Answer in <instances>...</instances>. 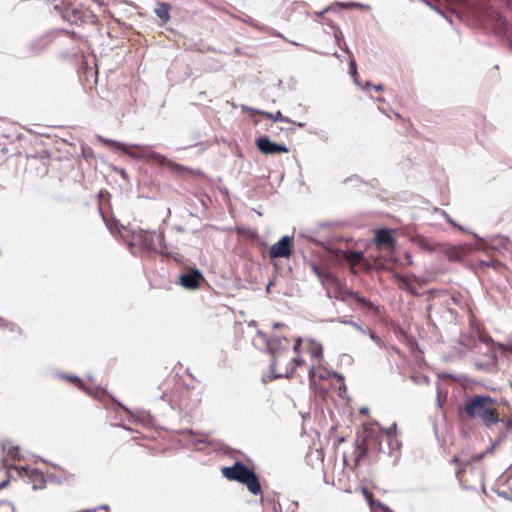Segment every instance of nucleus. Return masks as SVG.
<instances>
[{
  "mask_svg": "<svg viewBox=\"0 0 512 512\" xmlns=\"http://www.w3.org/2000/svg\"><path fill=\"white\" fill-rule=\"evenodd\" d=\"M396 426L383 430L378 424L365 423L363 430L358 435L353 451V464L349 465L346 454L343 455V462L345 466L350 467L352 470L357 469L360 463L369 455H377L381 450V442L386 439L392 449H399L400 443L395 435Z\"/></svg>",
  "mask_w": 512,
  "mask_h": 512,
  "instance_id": "f257e3e1",
  "label": "nucleus"
},
{
  "mask_svg": "<svg viewBox=\"0 0 512 512\" xmlns=\"http://www.w3.org/2000/svg\"><path fill=\"white\" fill-rule=\"evenodd\" d=\"M266 345L272 356L271 372L275 378H289L294 375L297 367L306 364L295 347V342L287 338L271 337Z\"/></svg>",
  "mask_w": 512,
  "mask_h": 512,
  "instance_id": "f03ea898",
  "label": "nucleus"
},
{
  "mask_svg": "<svg viewBox=\"0 0 512 512\" xmlns=\"http://www.w3.org/2000/svg\"><path fill=\"white\" fill-rule=\"evenodd\" d=\"M458 417L461 420H478L491 427L500 421L498 403L488 395H474L458 407Z\"/></svg>",
  "mask_w": 512,
  "mask_h": 512,
  "instance_id": "7ed1b4c3",
  "label": "nucleus"
},
{
  "mask_svg": "<svg viewBox=\"0 0 512 512\" xmlns=\"http://www.w3.org/2000/svg\"><path fill=\"white\" fill-rule=\"evenodd\" d=\"M295 347L299 351L300 355H309L311 364L309 366V380L311 384H316L317 379H325L328 376L336 377L339 381L343 378L338 373H330L326 369H322L321 360L323 358V347L320 343L315 340H302L295 339Z\"/></svg>",
  "mask_w": 512,
  "mask_h": 512,
  "instance_id": "20e7f679",
  "label": "nucleus"
},
{
  "mask_svg": "<svg viewBox=\"0 0 512 512\" xmlns=\"http://www.w3.org/2000/svg\"><path fill=\"white\" fill-rule=\"evenodd\" d=\"M130 246L139 253L163 254L165 251L164 233L139 229L133 231Z\"/></svg>",
  "mask_w": 512,
  "mask_h": 512,
  "instance_id": "39448f33",
  "label": "nucleus"
},
{
  "mask_svg": "<svg viewBox=\"0 0 512 512\" xmlns=\"http://www.w3.org/2000/svg\"><path fill=\"white\" fill-rule=\"evenodd\" d=\"M221 472L228 480L246 485L248 490L254 495H259L262 491L260 481L255 472L240 461H236L230 467H223Z\"/></svg>",
  "mask_w": 512,
  "mask_h": 512,
  "instance_id": "423d86ee",
  "label": "nucleus"
},
{
  "mask_svg": "<svg viewBox=\"0 0 512 512\" xmlns=\"http://www.w3.org/2000/svg\"><path fill=\"white\" fill-rule=\"evenodd\" d=\"M293 239L290 236L282 237L277 243L269 249L271 259L289 258L292 254Z\"/></svg>",
  "mask_w": 512,
  "mask_h": 512,
  "instance_id": "0eeeda50",
  "label": "nucleus"
},
{
  "mask_svg": "<svg viewBox=\"0 0 512 512\" xmlns=\"http://www.w3.org/2000/svg\"><path fill=\"white\" fill-rule=\"evenodd\" d=\"M255 144L259 151L265 155H274L289 152L286 145L271 142L270 139L266 136L257 138Z\"/></svg>",
  "mask_w": 512,
  "mask_h": 512,
  "instance_id": "6e6552de",
  "label": "nucleus"
},
{
  "mask_svg": "<svg viewBox=\"0 0 512 512\" xmlns=\"http://www.w3.org/2000/svg\"><path fill=\"white\" fill-rule=\"evenodd\" d=\"M203 280L204 277L200 271L197 269H191L180 276L179 282L184 288L195 290L200 287Z\"/></svg>",
  "mask_w": 512,
  "mask_h": 512,
  "instance_id": "1a4fd4ad",
  "label": "nucleus"
},
{
  "mask_svg": "<svg viewBox=\"0 0 512 512\" xmlns=\"http://www.w3.org/2000/svg\"><path fill=\"white\" fill-rule=\"evenodd\" d=\"M150 158L155 164H157L161 167L167 168L172 173L180 175V174H183L184 172L188 171V169L186 167L166 158L165 156H163L161 154L153 153V154H151Z\"/></svg>",
  "mask_w": 512,
  "mask_h": 512,
  "instance_id": "9d476101",
  "label": "nucleus"
},
{
  "mask_svg": "<svg viewBox=\"0 0 512 512\" xmlns=\"http://www.w3.org/2000/svg\"><path fill=\"white\" fill-rule=\"evenodd\" d=\"M375 244L378 249L388 248L392 250L396 246V240L390 230L382 228L375 233Z\"/></svg>",
  "mask_w": 512,
  "mask_h": 512,
  "instance_id": "9b49d317",
  "label": "nucleus"
},
{
  "mask_svg": "<svg viewBox=\"0 0 512 512\" xmlns=\"http://www.w3.org/2000/svg\"><path fill=\"white\" fill-rule=\"evenodd\" d=\"M348 298H352L355 302L361 306L363 309L378 311V308L367 298L360 296L358 293L353 292L351 290H346L343 292L342 300L346 301Z\"/></svg>",
  "mask_w": 512,
  "mask_h": 512,
  "instance_id": "f8f14e48",
  "label": "nucleus"
},
{
  "mask_svg": "<svg viewBox=\"0 0 512 512\" xmlns=\"http://www.w3.org/2000/svg\"><path fill=\"white\" fill-rule=\"evenodd\" d=\"M361 492L365 497L371 512H392V510L387 505L381 503L379 500H376L373 496V493L370 492L367 488L362 487Z\"/></svg>",
  "mask_w": 512,
  "mask_h": 512,
  "instance_id": "ddd939ff",
  "label": "nucleus"
},
{
  "mask_svg": "<svg viewBox=\"0 0 512 512\" xmlns=\"http://www.w3.org/2000/svg\"><path fill=\"white\" fill-rule=\"evenodd\" d=\"M490 18L496 21V26L498 28L503 27L504 21L500 17L499 13L494 10H490L489 8L485 7L483 10V14L478 16V20L486 26H489Z\"/></svg>",
  "mask_w": 512,
  "mask_h": 512,
  "instance_id": "4468645a",
  "label": "nucleus"
},
{
  "mask_svg": "<svg viewBox=\"0 0 512 512\" xmlns=\"http://www.w3.org/2000/svg\"><path fill=\"white\" fill-rule=\"evenodd\" d=\"M28 477L32 483V487L34 490L43 489L46 485V478L43 472L38 469H32Z\"/></svg>",
  "mask_w": 512,
  "mask_h": 512,
  "instance_id": "2eb2a0df",
  "label": "nucleus"
},
{
  "mask_svg": "<svg viewBox=\"0 0 512 512\" xmlns=\"http://www.w3.org/2000/svg\"><path fill=\"white\" fill-rule=\"evenodd\" d=\"M171 5L166 2H157L154 10L155 14L166 24L170 21Z\"/></svg>",
  "mask_w": 512,
  "mask_h": 512,
  "instance_id": "dca6fc26",
  "label": "nucleus"
},
{
  "mask_svg": "<svg viewBox=\"0 0 512 512\" xmlns=\"http://www.w3.org/2000/svg\"><path fill=\"white\" fill-rule=\"evenodd\" d=\"M251 112L260 114L265 116L268 119H271L273 121H281V122H290V120L287 117H284L280 111H277L276 113H269L266 111H260L255 109H250Z\"/></svg>",
  "mask_w": 512,
  "mask_h": 512,
  "instance_id": "f3484780",
  "label": "nucleus"
},
{
  "mask_svg": "<svg viewBox=\"0 0 512 512\" xmlns=\"http://www.w3.org/2000/svg\"><path fill=\"white\" fill-rule=\"evenodd\" d=\"M237 234L242 236L243 238L249 239V240H256L258 238V233L256 230L251 228H245V227H237L236 228Z\"/></svg>",
  "mask_w": 512,
  "mask_h": 512,
  "instance_id": "a211bd4d",
  "label": "nucleus"
},
{
  "mask_svg": "<svg viewBox=\"0 0 512 512\" xmlns=\"http://www.w3.org/2000/svg\"><path fill=\"white\" fill-rule=\"evenodd\" d=\"M345 259L351 264L352 267H354L362 262L363 253L357 251H350L345 254Z\"/></svg>",
  "mask_w": 512,
  "mask_h": 512,
  "instance_id": "6ab92c4d",
  "label": "nucleus"
},
{
  "mask_svg": "<svg viewBox=\"0 0 512 512\" xmlns=\"http://www.w3.org/2000/svg\"><path fill=\"white\" fill-rule=\"evenodd\" d=\"M445 254L450 261H459L463 256V249L459 247H449Z\"/></svg>",
  "mask_w": 512,
  "mask_h": 512,
  "instance_id": "aec40b11",
  "label": "nucleus"
},
{
  "mask_svg": "<svg viewBox=\"0 0 512 512\" xmlns=\"http://www.w3.org/2000/svg\"><path fill=\"white\" fill-rule=\"evenodd\" d=\"M465 474H466V469L460 468L456 472V477L458 478V480L460 481L462 486H464L465 488H470L471 485H469L468 481L466 480Z\"/></svg>",
  "mask_w": 512,
  "mask_h": 512,
  "instance_id": "412c9836",
  "label": "nucleus"
},
{
  "mask_svg": "<svg viewBox=\"0 0 512 512\" xmlns=\"http://www.w3.org/2000/svg\"><path fill=\"white\" fill-rule=\"evenodd\" d=\"M101 141H102L105 145H107V146H109V147H116V148H117V149H119V150L126 151V149H125V145H124V144H122V143H119V142H116V141H114V140H110V139H101Z\"/></svg>",
  "mask_w": 512,
  "mask_h": 512,
  "instance_id": "4be33fe9",
  "label": "nucleus"
},
{
  "mask_svg": "<svg viewBox=\"0 0 512 512\" xmlns=\"http://www.w3.org/2000/svg\"><path fill=\"white\" fill-rule=\"evenodd\" d=\"M349 68H350L351 75L355 78L357 76V65H356L355 60L352 59L349 62Z\"/></svg>",
  "mask_w": 512,
  "mask_h": 512,
  "instance_id": "5701e85b",
  "label": "nucleus"
},
{
  "mask_svg": "<svg viewBox=\"0 0 512 512\" xmlns=\"http://www.w3.org/2000/svg\"><path fill=\"white\" fill-rule=\"evenodd\" d=\"M311 269L319 278H322L323 272L319 266H317L316 264H311Z\"/></svg>",
  "mask_w": 512,
  "mask_h": 512,
  "instance_id": "b1692460",
  "label": "nucleus"
},
{
  "mask_svg": "<svg viewBox=\"0 0 512 512\" xmlns=\"http://www.w3.org/2000/svg\"><path fill=\"white\" fill-rule=\"evenodd\" d=\"M451 300L455 305L459 306L461 304V295L459 293H453L451 295Z\"/></svg>",
  "mask_w": 512,
  "mask_h": 512,
  "instance_id": "393cba45",
  "label": "nucleus"
},
{
  "mask_svg": "<svg viewBox=\"0 0 512 512\" xmlns=\"http://www.w3.org/2000/svg\"><path fill=\"white\" fill-rule=\"evenodd\" d=\"M484 457V454L481 453V454H476V455H473L470 459V461H468L465 465H468L472 462H478V461H481Z\"/></svg>",
  "mask_w": 512,
  "mask_h": 512,
  "instance_id": "a878e982",
  "label": "nucleus"
},
{
  "mask_svg": "<svg viewBox=\"0 0 512 512\" xmlns=\"http://www.w3.org/2000/svg\"><path fill=\"white\" fill-rule=\"evenodd\" d=\"M70 382L76 384V385H81V380L77 377V376H70L67 378Z\"/></svg>",
  "mask_w": 512,
  "mask_h": 512,
  "instance_id": "bb28decb",
  "label": "nucleus"
},
{
  "mask_svg": "<svg viewBox=\"0 0 512 512\" xmlns=\"http://www.w3.org/2000/svg\"><path fill=\"white\" fill-rule=\"evenodd\" d=\"M10 506L7 503H0V512H9Z\"/></svg>",
  "mask_w": 512,
  "mask_h": 512,
  "instance_id": "cd10ccee",
  "label": "nucleus"
},
{
  "mask_svg": "<svg viewBox=\"0 0 512 512\" xmlns=\"http://www.w3.org/2000/svg\"><path fill=\"white\" fill-rule=\"evenodd\" d=\"M501 263L498 262V261H493L491 264L490 263H487V266H491L493 268H497L498 266H500Z\"/></svg>",
  "mask_w": 512,
  "mask_h": 512,
  "instance_id": "c85d7f7f",
  "label": "nucleus"
},
{
  "mask_svg": "<svg viewBox=\"0 0 512 512\" xmlns=\"http://www.w3.org/2000/svg\"><path fill=\"white\" fill-rule=\"evenodd\" d=\"M446 219L449 223H451L453 226H456V224L453 222V220L446 214Z\"/></svg>",
  "mask_w": 512,
  "mask_h": 512,
  "instance_id": "c756f323",
  "label": "nucleus"
},
{
  "mask_svg": "<svg viewBox=\"0 0 512 512\" xmlns=\"http://www.w3.org/2000/svg\"><path fill=\"white\" fill-rule=\"evenodd\" d=\"M452 463H455V464H458L459 463V458L457 456L453 457V459L451 460Z\"/></svg>",
  "mask_w": 512,
  "mask_h": 512,
  "instance_id": "7c9ffc66",
  "label": "nucleus"
},
{
  "mask_svg": "<svg viewBox=\"0 0 512 512\" xmlns=\"http://www.w3.org/2000/svg\"><path fill=\"white\" fill-rule=\"evenodd\" d=\"M375 89H376V90H382V89H383V87H382V85H378V86H375Z\"/></svg>",
  "mask_w": 512,
  "mask_h": 512,
  "instance_id": "2f4dec72",
  "label": "nucleus"
}]
</instances>
